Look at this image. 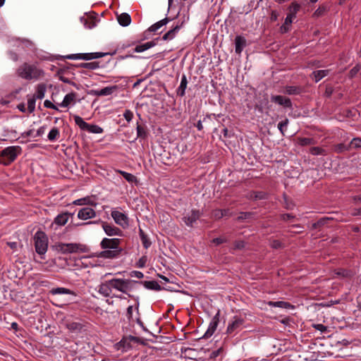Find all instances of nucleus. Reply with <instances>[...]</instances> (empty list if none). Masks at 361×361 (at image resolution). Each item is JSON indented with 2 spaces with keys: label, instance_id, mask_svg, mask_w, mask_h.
Returning <instances> with one entry per match:
<instances>
[{
  "label": "nucleus",
  "instance_id": "1",
  "mask_svg": "<svg viewBox=\"0 0 361 361\" xmlns=\"http://www.w3.org/2000/svg\"><path fill=\"white\" fill-rule=\"evenodd\" d=\"M16 73L18 77L27 80H37L44 75V72L35 64L24 63L20 66Z\"/></svg>",
  "mask_w": 361,
  "mask_h": 361
},
{
  "label": "nucleus",
  "instance_id": "2",
  "mask_svg": "<svg viewBox=\"0 0 361 361\" xmlns=\"http://www.w3.org/2000/svg\"><path fill=\"white\" fill-rule=\"evenodd\" d=\"M140 283L138 281L123 279H112L109 280V284L112 286L113 288L127 294L129 298H133V295L128 293L134 288V285Z\"/></svg>",
  "mask_w": 361,
  "mask_h": 361
},
{
  "label": "nucleus",
  "instance_id": "3",
  "mask_svg": "<svg viewBox=\"0 0 361 361\" xmlns=\"http://www.w3.org/2000/svg\"><path fill=\"white\" fill-rule=\"evenodd\" d=\"M21 152L22 148L20 146H9L4 148L0 152V164L4 166L10 165Z\"/></svg>",
  "mask_w": 361,
  "mask_h": 361
},
{
  "label": "nucleus",
  "instance_id": "4",
  "mask_svg": "<svg viewBox=\"0 0 361 361\" xmlns=\"http://www.w3.org/2000/svg\"><path fill=\"white\" fill-rule=\"evenodd\" d=\"M52 247L62 254L85 252L87 251L86 246L79 243H58L53 245Z\"/></svg>",
  "mask_w": 361,
  "mask_h": 361
},
{
  "label": "nucleus",
  "instance_id": "5",
  "mask_svg": "<svg viewBox=\"0 0 361 361\" xmlns=\"http://www.w3.org/2000/svg\"><path fill=\"white\" fill-rule=\"evenodd\" d=\"M35 251L40 255H44L48 249V238L47 234L38 231L34 235Z\"/></svg>",
  "mask_w": 361,
  "mask_h": 361
},
{
  "label": "nucleus",
  "instance_id": "6",
  "mask_svg": "<svg viewBox=\"0 0 361 361\" xmlns=\"http://www.w3.org/2000/svg\"><path fill=\"white\" fill-rule=\"evenodd\" d=\"M116 53V51L113 53H109V52H92V53H84V54H69L67 56H65V59H72V60H77V59H81L85 61H90L92 59H99L102 58L103 56H105L106 55H113Z\"/></svg>",
  "mask_w": 361,
  "mask_h": 361
},
{
  "label": "nucleus",
  "instance_id": "7",
  "mask_svg": "<svg viewBox=\"0 0 361 361\" xmlns=\"http://www.w3.org/2000/svg\"><path fill=\"white\" fill-rule=\"evenodd\" d=\"M245 323V318L234 316L232 321L228 324L226 332L229 334H233L236 331L241 330Z\"/></svg>",
  "mask_w": 361,
  "mask_h": 361
},
{
  "label": "nucleus",
  "instance_id": "8",
  "mask_svg": "<svg viewBox=\"0 0 361 361\" xmlns=\"http://www.w3.org/2000/svg\"><path fill=\"white\" fill-rule=\"evenodd\" d=\"M121 240L119 238H104L100 243L102 249L123 250L119 247Z\"/></svg>",
  "mask_w": 361,
  "mask_h": 361
},
{
  "label": "nucleus",
  "instance_id": "9",
  "mask_svg": "<svg viewBox=\"0 0 361 361\" xmlns=\"http://www.w3.org/2000/svg\"><path fill=\"white\" fill-rule=\"evenodd\" d=\"M111 216L118 225L124 228L128 226V218L125 214L119 211H112Z\"/></svg>",
  "mask_w": 361,
  "mask_h": 361
},
{
  "label": "nucleus",
  "instance_id": "10",
  "mask_svg": "<svg viewBox=\"0 0 361 361\" xmlns=\"http://www.w3.org/2000/svg\"><path fill=\"white\" fill-rule=\"evenodd\" d=\"M271 102L285 108L292 109L293 107L291 100L288 97L282 95H271Z\"/></svg>",
  "mask_w": 361,
  "mask_h": 361
},
{
  "label": "nucleus",
  "instance_id": "11",
  "mask_svg": "<svg viewBox=\"0 0 361 361\" xmlns=\"http://www.w3.org/2000/svg\"><path fill=\"white\" fill-rule=\"evenodd\" d=\"M104 250L100 252L98 257L103 259H116L121 255L123 250H114V249H103Z\"/></svg>",
  "mask_w": 361,
  "mask_h": 361
},
{
  "label": "nucleus",
  "instance_id": "12",
  "mask_svg": "<svg viewBox=\"0 0 361 361\" xmlns=\"http://www.w3.org/2000/svg\"><path fill=\"white\" fill-rule=\"evenodd\" d=\"M66 327L73 334H78L83 331H85L86 326L81 322H73V321H66Z\"/></svg>",
  "mask_w": 361,
  "mask_h": 361
},
{
  "label": "nucleus",
  "instance_id": "13",
  "mask_svg": "<svg viewBox=\"0 0 361 361\" xmlns=\"http://www.w3.org/2000/svg\"><path fill=\"white\" fill-rule=\"evenodd\" d=\"M202 215L199 209H192L190 214L185 216L183 221L188 226L192 227L193 224L198 220Z\"/></svg>",
  "mask_w": 361,
  "mask_h": 361
},
{
  "label": "nucleus",
  "instance_id": "14",
  "mask_svg": "<svg viewBox=\"0 0 361 361\" xmlns=\"http://www.w3.org/2000/svg\"><path fill=\"white\" fill-rule=\"evenodd\" d=\"M96 216V212L90 207L80 209L78 213V217L82 220L93 219Z\"/></svg>",
  "mask_w": 361,
  "mask_h": 361
},
{
  "label": "nucleus",
  "instance_id": "15",
  "mask_svg": "<svg viewBox=\"0 0 361 361\" xmlns=\"http://www.w3.org/2000/svg\"><path fill=\"white\" fill-rule=\"evenodd\" d=\"M218 316H219V313H217L216 315L213 317L211 322L209 323V327H208L207 331L205 332V334H204L202 338H208L213 335V334L216 331L218 324H219Z\"/></svg>",
  "mask_w": 361,
  "mask_h": 361
},
{
  "label": "nucleus",
  "instance_id": "16",
  "mask_svg": "<svg viewBox=\"0 0 361 361\" xmlns=\"http://www.w3.org/2000/svg\"><path fill=\"white\" fill-rule=\"evenodd\" d=\"M170 21L169 18H165L152 25H151L145 32H144V38H147V35L149 32H157L159 28H161L162 26L166 25Z\"/></svg>",
  "mask_w": 361,
  "mask_h": 361
},
{
  "label": "nucleus",
  "instance_id": "17",
  "mask_svg": "<svg viewBox=\"0 0 361 361\" xmlns=\"http://www.w3.org/2000/svg\"><path fill=\"white\" fill-rule=\"evenodd\" d=\"M118 89L117 85L110 87H105L101 90H93V94L97 97L107 96L111 94L114 91Z\"/></svg>",
  "mask_w": 361,
  "mask_h": 361
},
{
  "label": "nucleus",
  "instance_id": "18",
  "mask_svg": "<svg viewBox=\"0 0 361 361\" xmlns=\"http://www.w3.org/2000/svg\"><path fill=\"white\" fill-rule=\"evenodd\" d=\"M102 228H103L104 232L106 233V234L109 236L119 235L121 233V231L118 228H117L114 226L108 224L106 222H102Z\"/></svg>",
  "mask_w": 361,
  "mask_h": 361
},
{
  "label": "nucleus",
  "instance_id": "19",
  "mask_svg": "<svg viewBox=\"0 0 361 361\" xmlns=\"http://www.w3.org/2000/svg\"><path fill=\"white\" fill-rule=\"evenodd\" d=\"M183 25V21L180 25H176L175 27H173L172 29L169 30L167 32H166L163 37V40H171L173 39L177 35V33L179 32L180 28Z\"/></svg>",
  "mask_w": 361,
  "mask_h": 361
},
{
  "label": "nucleus",
  "instance_id": "20",
  "mask_svg": "<svg viewBox=\"0 0 361 361\" xmlns=\"http://www.w3.org/2000/svg\"><path fill=\"white\" fill-rule=\"evenodd\" d=\"M49 294H51L53 295L64 294V295H71L73 296H76V293L73 290L66 288H63V287H58V288H51L49 291Z\"/></svg>",
  "mask_w": 361,
  "mask_h": 361
},
{
  "label": "nucleus",
  "instance_id": "21",
  "mask_svg": "<svg viewBox=\"0 0 361 361\" xmlns=\"http://www.w3.org/2000/svg\"><path fill=\"white\" fill-rule=\"evenodd\" d=\"M235 53L240 54L243 51V48L246 46V39L245 37L238 35L235 38Z\"/></svg>",
  "mask_w": 361,
  "mask_h": 361
},
{
  "label": "nucleus",
  "instance_id": "22",
  "mask_svg": "<svg viewBox=\"0 0 361 361\" xmlns=\"http://www.w3.org/2000/svg\"><path fill=\"white\" fill-rule=\"evenodd\" d=\"M267 305L271 307H279L283 309H294L295 306L290 304V302L285 301H269L267 302Z\"/></svg>",
  "mask_w": 361,
  "mask_h": 361
},
{
  "label": "nucleus",
  "instance_id": "23",
  "mask_svg": "<svg viewBox=\"0 0 361 361\" xmlns=\"http://www.w3.org/2000/svg\"><path fill=\"white\" fill-rule=\"evenodd\" d=\"M112 286L109 284V280L102 283L99 286L98 292L104 297H109L111 295Z\"/></svg>",
  "mask_w": 361,
  "mask_h": 361
},
{
  "label": "nucleus",
  "instance_id": "24",
  "mask_svg": "<svg viewBox=\"0 0 361 361\" xmlns=\"http://www.w3.org/2000/svg\"><path fill=\"white\" fill-rule=\"evenodd\" d=\"M117 350L127 351L132 348V345L126 336H124L118 343L116 344Z\"/></svg>",
  "mask_w": 361,
  "mask_h": 361
},
{
  "label": "nucleus",
  "instance_id": "25",
  "mask_svg": "<svg viewBox=\"0 0 361 361\" xmlns=\"http://www.w3.org/2000/svg\"><path fill=\"white\" fill-rule=\"evenodd\" d=\"M117 20L121 26L126 27L130 24L131 17L128 13H123L117 16Z\"/></svg>",
  "mask_w": 361,
  "mask_h": 361
},
{
  "label": "nucleus",
  "instance_id": "26",
  "mask_svg": "<svg viewBox=\"0 0 361 361\" xmlns=\"http://www.w3.org/2000/svg\"><path fill=\"white\" fill-rule=\"evenodd\" d=\"M76 96L77 94L73 92L67 94L64 97L62 102L59 104V106L61 107H68L71 103H73L75 101Z\"/></svg>",
  "mask_w": 361,
  "mask_h": 361
},
{
  "label": "nucleus",
  "instance_id": "27",
  "mask_svg": "<svg viewBox=\"0 0 361 361\" xmlns=\"http://www.w3.org/2000/svg\"><path fill=\"white\" fill-rule=\"evenodd\" d=\"M139 284H143V286L149 290H161L162 288L161 286L156 281H139Z\"/></svg>",
  "mask_w": 361,
  "mask_h": 361
},
{
  "label": "nucleus",
  "instance_id": "28",
  "mask_svg": "<svg viewBox=\"0 0 361 361\" xmlns=\"http://www.w3.org/2000/svg\"><path fill=\"white\" fill-rule=\"evenodd\" d=\"M70 215L71 214L68 212L59 214L55 217L54 222L59 226H64L67 223Z\"/></svg>",
  "mask_w": 361,
  "mask_h": 361
},
{
  "label": "nucleus",
  "instance_id": "29",
  "mask_svg": "<svg viewBox=\"0 0 361 361\" xmlns=\"http://www.w3.org/2000/svg\"><path fill=\"white\" fill-rule=\"evenodd\" d=\"M333 220V218L331 217H322L319 219L317 221L313 223L312 224V229H319L328 224V223Z\"/></svg>",
  "mask_w": 361,
  "mask_h": 361
},
{
  "label": "nucleus",
  "instance_id": "30",
  "mask_svg": "<svg viewBox=\"0 0 361 361\" xmlns=\"http://www.w3.org/2000/svg\"><path fill=\"white\" fill-rule=\"evenodd\" d=\"M188 80L185 75H183L180 86L177 89V94L183 97L185 94V89L187 87Z\"/></svg>",
  "mask_w": 361,
  "mask_h": 361
},
{
  "label": "nucleus",
  "instance_id": "31",
  "mask_svg": "<svg viewBox=\"0 0 361 361\" xmlns=\"http://www.w3.org/2000/svg\"><path fill=\"white\" fill-rule=\"evenodd\" d=\"M155 45L156 42L154 40L147 42L145 44L137 45L134 49V51L137 53L142 52L149 48L154 47Z\"/></svg>",
  "mask_w": 361,
  "mask_h": 361
},
{
  "label": "nucleus",
  "instance_id": "32",
  "mask_svg": "<svg viewBox=\"0 0 361 361\" xmlns=\"http://www.w3.org/2000/svg\"><path fill=\"white\" fill-rule=\"evenodd\" d=\"M333 150L335 153L341 154L345 152L350 151V145L349 143L348 144L339 143V144L335 145L334 146Z\"/></svg>",
  "mask_w": 361,
  "mask_h": 361
},
{
  "label": "nucleus",
  "instance_id": "33",
  "mask_svg": "<svg viewBox=\"0 0 361 361\" xmlns=\"http://www.w3.org/2000/svg\"><path fill=\"white\" fill-rule=\"evenodd\" d=\"M46 90H47V86L45 84H44V83L38 84L37 86L36 93L33 97H35V99H42L44 97Z\"/></svg>",
  "mask_w": 361,
  "mask_h": 361
},
{
  "label": "nucleus",
  "instance_id": "34",
  "mask_svg": "<svg viewBox=\"0 0 361 361\" xmlns=\"http://www.w3.org/2000/svg\"><path fill=\"white\" fill-rule=\"evenodd\" d=\"M139 235L143 247L145 249L149 248L151 246L152 243L147 237V234L141 228H139Z\"/></svg>",
  "mask_w": 361,
  "mask_h": 361
},
{
  "label": "nucleus",
  "instance_id": "35",
  "mask_svg": "<svg viewBox=\"0 0 361 361\" xmlns=\"http://www.w3.org/2000/svg\"><path fill=\"white\" fill-rule=\"evenodd\" d=\"M329 73V70H319V71H314L312 75L314 77V81L316 82H318L323 78L328 75Z\"/></svg>",
  "mask_w": 361,
  "mask_h": 361
},
{
  "label": "nucleus",
  "instance_id": "36",
  "mask_svg": "<svg viewBox=\"0 0 361 361\" xmlns=\"http://www.w3.org/2000/svg\"><path fill=\"white\" fill-rule=\"evenodd\" d=\"M60 137V132L58 128L54 127L48 133V140L51 142L57 140Z\"/></svg>",
  "mask_w": 361,
  "mask_h": 361
},
{
  "label": "nucleus",
  "instance_id": "37",
  "mask_svg": "<svg viewBox=\"0 0 361 361\" xmlns=\"http://www.w3.org/2000/svg\"><path fill=\"white\" fill-rule=\"evenodd\" d=\"M78 68L95 70L99 67V63L97 61L81 63L77 66Z\"/></svg>",
  "mask_w": 361,
  "mask_h": 361
},
{
  "label": "nucleus",
  "instance_id": "38",
  "mask_svg": "<svg viewBox=\"0 0 361 361\" xmlns=\"http://www.w3.org/2000/svg\"><path fill=\"white\" fill-rule=\"evenodd\" d=\"M335 274L342 278H351L353 276V273L350 270L345 269L335 270Z\"/></svg>",
  "mask_w": 361,
  "mask_h": 361
},
{
  "label": "nucleus",
  "instance_id": "39",
  "mask_svg": "<svg viewBox=\"0 0 361 361\" xmlns=\"http://www.w3.org/2000/svg\"><path fill=\"white\" fill-rule=\"evenodd\" d=\"M74 121L75 123L78 127L82 130H87L88 124L87 122H85L80 116H74Z\"/></svg>",
  "mask_w": 361,
  "mask_h": 361
},
{
  "label": "nucleus",
  "instance_id": "40",
  "mask_svg": "<svg viewBox=\"0 0 361 361\" xmlns=\"http://www.w3.org/2000/svg\"><path fill=\"white\" fill-rule=\"evenodd\" d=\"M136 130L137 137L145 139L147 137V132L145 126H142L137 122Z\"/></svg>",
  "mask_w": 361,
  "mask_h": 361
},
{
  "label": "nucleus",
  "instance_id": "41",
  "mask_svg": "<svg viewBox=\"0 0 361 361\" xmlns=\"http://www.w3.org/2000/svg\"><path fill=\"white\" fill-rule=\"evenodd\" d=\"M288 8H289V13L288 15L295 18L296 13L300 11V5L299 4H298L297 2H293L290 5Z\"/></svg>",
  "mask_w": 361,
  "mask_h": 361
},
{
  "label": "nucleus",
  "instance_id": "42",
  "mask_svg": "<svg viewBox=\"0 0 361 361\" xmlns=\"http://www.w3.org/2000/svg\"><path fill=\"white\" fill-rule=\"evenodd\" d=\"M310 152L314 156L317 155H322L326 156L327 154V152L326 149L324 148L319 147H312L310 149Z\"/></svg>",
  "mask_w": 361,
  "mask_h": 361
},
{
  "label": "nucleus",
  "instance_id": "43",
  "mask_svg": "<svg viewBox=\"0 0 361 361\" xmlns=\"http://www.w3.org/2000/svg\"><path fill=\"white\" fill-rule=\"evenodd\" d=\"M65 71H66L64 69H62V68L59 69L57 71L56 75L59 76V80H61L62 82H65V83H68V84L72 85L73 86H75L76 84L74 82H72L68 78H66V77L63 76V73H65Z\"/></svg>",
  "mask_w": 361,
  "mask_h": 361
},
{
  "label": "nucleus",
  "instance_id": "44",
  "mask_svg": "<svg viewBox=\"0 0 361 361\" xmlns=\"http://www.w3.org/2000/svg\"><path fill=\"white\" fill-rule=\"evenodd\" d=\"M294 18H293L290 16L287 15L284 24L281 27V31L283 33L287 32L289 30L288 25H290L293 22V20Z\"/></svg>",
  "mask_w": 361,
  "mask_h": 361
},
{
  "label": "nucleus",
  "instance_id": "45",
  "mask_svg": "<svg viewBox=\"0 0 361 361\" xmlns=\"http://www.w3.org/2000/svg\"><path fill=\"white\" fill-rule=\"evenodd\" d=\"M269 246L275 250L281 249L285 247L280 240L272 238L269 239Z\"/></svg>",
  "mask_w": 361,
  "mask_h": 361
},
{
  "label": "nucleus",
  "instance_id": "46",
  "mask_svg": "<svg viewBox=\"0 0 361 361\" xmlns=\"http://www.w3.org/2000/svg\"><path fill=\"white\" fill-rule=\"evenodd\" d=\"M87 131L92 133L99 134L103 133V129L97 125L88 124Z\"/></svg>",
  "mask_w": 361,
  "mask_h": 361
},
{
  "label": "nucleus",
  "instance_id": "47",
  "mask_svg": "<svg viewBox=\"0 0 361 361\" xmlns=\"http://www.w3.org/2000/svg\"><path fill=\"white\" fill-rule=\"evenodd\" d=\"M74 204L76 205H83V204H90V205H96L92 201L90 200L89 197H84L76 200L73 202Z\"/></svg>",
  "mask_w": 361,
  "mask_h": 361
},
{
  "label": "nucleus",
  "instance_id": "48",
  "mask_svg": "<svg viewBox=\"0 0 361 361\" xmlns=\"http://www.w3.org/2000/svg\"><path fill=\"white\" fill-rule=\"evenodd\" d=\"M118 172L122 175V176L129 183H133L137 180L136 177L130 173L118 171Z\"/></svg>",
  "mask_w": 361,
  "mask_h": 361
},
{
  "label": "nucleus",
  "instance_id": "49",
  "mask_svg": "<svg viewBox=\"0 0 361 361\" xmlns=\"http://www.w3.org/2000/svg\"><path fill=\"white\" fill-rule=\"evenodd\" d=\"M252 194H254L253 200H267L268 198V194L263 191H252Z\"/></svg>",
  "mask_w": 361,
  "mask_h": 361
},
{
  "label": "nucleus",
  "instance_id": "50",
  "mask_svg": "<svg viewBox=\"0 0 361 361\" xmlns=\"http://www.w3.org/2000/svg\"><path fill=\"white\" fill-rule=\"evenodd\" d=\"M328 8L326 6L322 5L320 6L313 13L312 16L314 18H319L322 16L326 11Z\"/></svg>",
  "mask_w": 361,
  "mask_h": 361
},
{
  "label": "nucleus",
  "instance_id": "51",
  "mask_svg": "<svg viewBox=\"0 0 361 361\" xmlns=\"http://www.w3.org/2000/svg\"><path fill=\"white\" fill-rule=\"evenodd\" d=\"M298 142L301 146H307L314 144V140L310 137H299Z\"/></svg>",
  "mask_w": 361,
  "mask_h": 361
},
{
  "label": "nucleus",
  "instance_id": "52",
  "mask_svg": "<svg viewBox=\"0 0 361 361\" xmlns=\"http://www.w3.org/2000/svg\"><path fill=\"white\" fill-rule=\"evenodd\" d=\"M288 123V119L286 118L283 121L279 122L278 124V128L283 135H284V132L286 130Z\"/></svg>",
  "mask_w": 361,
  "mask_h": 361
},
{
  "label": "nucleus",
  "instance_id": "53",
  "mask_svg": "<svg viewBox=\"0 0 361 361\" xmlns=\"http://www.w3.org/2000/svg\"><path fill=\"white\" fill-rule=\"evenodd\" d=\"M350 149L361 148V137H354L350 142Z\"/></svg>",
  "mask_w": 361,
  "mask_h": 361
},
{
  "label": "nucleus",
  "instance_id": "54",
  "mask_svg": "<svg viewBox=\"0 0 361 361\" xmlns=\"http://www.w3.org/2000/svg\"><path fill=\"white\" fill-rule=\"evenodd\" d=\"M286 92L288 94H298L300 92V90L296 86H286Z\"/></svg>",
  "mask_w": 361,
  "mask_h": 361
},
{
  "label": "nucleus",
  "instance_id": "55",
  "mask_svg": "<svg viewBox=\"0 0 361 361\" xmlns=\"http://www.w3.org/2000/svg\"><path fill=\"white\" fill-rule=\"evenodd\" d=\"M36 99L35 97L28 99L27 100V109L30 113H32L35 109Z\"/></svg>",
  "mask_w": 361,
  "mask_h": 361
},
{
  "label": "nucleus",
  "instance_id": "56",
  "mask_svg": "<svg viewBox=\"0 0 361 361\" xmlns=\"http://www.w3.org/2000/svg\"><path fill=\"white\" fill-rule=\"evenodd\" d=\"M253 215L252 212H240V215L238 216V221H243L247 219L250 218Z\"/></svg>",
  "mask_w": 361,
  "mask_h": 361
},
{
  "label": "nucleus",
  "instance_id": "57",
  "mask_svg": "<svg viewBox=\"0 0 361 361\" xmlns=\"http://www.w3.org/2000/svg\"><path fill=\"white\" fill-rule=\"evenodd\" d=\"M333 92H334L333 87L329 84L326 85V88H325V92L324 93V96L325 97L329 98L332 95Z\"/></svg>",
  "mask_w": 361,
  "mask_h": 361
},
{
  "label": "nucleus",
  "instance_id": "58",
  "mask_svg": "<svg viewBox=\"0 0 361 361\" xmlns=\"http://www.w3.org/2000/svg\"><path fill=\"white\" fill-rule=\"evenodd\" d=\"M147 262V256H142L136 263V267L138 268H143L145 267Z\"/></svg>",
  "mask_w": 361,
  "mask_h": 361
},
{
  "label": "nucleus",
  "instance_id": "59",
  "mask_svg": "<svg viewBox=\"0 0 361 361\" xmlns=\"http://www.w3.org/2000/svg\"><path fill=\"white\" fill-rule=\"evenodd\" d=\"M245 246V243L243 240H236L233 243L234 250H243Z\"/></svg>",
  "mask_w": 361,
  "mask_h": 361
},
{
  "label": "nucleus",
  "instance_id": "60",
  "mask_svg": "<svg viewBox=\"0 0 361 361\" xmlns=\"http://www.w3.org/2000/svg\"><path fill=\"white\" fill-rule=\"evenodd\" d=\"M360 66L358 64L356 65L355 67H353L349 71V77L351 78H354L357 74V73L360 71Z\"/></svg>",
  "mask_w": 361,
  "mask_h": 361
},
{
  "label": "nucleus",
  "instance_id": "61",
  "mask_svg": "<svg viewBox=\"0 0 361 361\" xmlns=\"http://www.w3.org/2000/svg\"><path fill=\"white\" fill-rule=\"evenodd\" d=\"M222 349L219 348L218 350H214L210 353L209 359L211 360H216V358L222 353Z\"/></svg>",
  "mask_w": 361,
  "mask_h": 361
},
{
  "label": "nucleus",
  "instance_id": "62",
  "mask_svg": "<svg viewBox=\"0 0 361 361\" xmlns=\"http://www.w3.org/2000/svg\"><path fill=\"white\" fill-rule=\"evenodd\" d=\"M123 116L128 122H130L133 118V114L130 110L126 109L123 114Z\"/></svg>",
  "mask_w": 361,
  "mask_h": 361
},
{
  "label": "nucleus",
  "instance_id": "63",
  "mask_svg": "<svg viewBox=\"0 0 361 361\" xmlns=\"http://www.w3.org/2000/svg\"><path fill=\"white\" fill-rule=\"evenodd\" d=\"M280 219L283 221H287L295 219V216L290 214H282L280 215Z\"/></svg>",
  "mask_w": 361,
  "mask_h": 361
},
{
  "label": "nucleus",
  "instance_id": "64",
  "mask_svg": "<svg viewBox=\"0 0 361 361\" xmlns=\"http://www.w3.org/2000/svg\"><path fill=\"white\" fill-rule=\"evenodd\" d=\"M44 106L46 108L52 109L59 111L58 107L55 104H54L51 102H50L49 100H47V99L45 100L44 102Z\"/></svg>",
  "mask_w": 361,
  "mask_h": 361
}]
</instances>
